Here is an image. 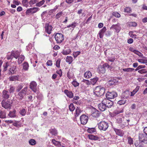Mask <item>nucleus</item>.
<instances>
[{"label":"nucleus","instance_id":"f257e3e1","mask_svg":"<svg viewBox=\"0 0 147 147\" xmlns=\"http://www.w3.org/2000/svg\"><path fill=\"white\" fill-rule=\"evenodd\" d=\"M105 91V88L100 86L96 87L94 91V94L96 96L98 97L103 95Z\"/></svg>","mask_w":147,"mask_h":147},{"label":"nucleus","instance_id":"f03ea898","mask_svg":"<svg viewBox=\"0 0 147 147\" xmlns=\"http://www.w3.org/2000/svg\"><path fill=\"white\" fill-rule=\"evenodd\" d=\"M109 127L108 123L104 121L100 122L98 124V127L100 130L105 131Z\"/></svg>","mask_w":147,"mask_h":147},{"label":"nucleus","instance_id":"7ed1b4c3","mask_svg":"<svg viewBox=\"0 0 147 147\" xmlns=\"http://www.w3.org/2000/svg\"><path fill=\"white\" fill-rule=\"evenodd\" d=\"M109 68L110 66L107 63L104 64L102 66H99L98 69V72L99 73L104 74L106 71V68Z\"/></svg>","mask_w":147,"mask_h":147},{"label":"nucleus","instance_id":"20e7f679","mask_svg":"<svg viewBox=\"0 0 147 147\" xmlns=\"http://www.w3.org/2000/svg\"><path fill=\"white\" fill-rule=\"evenodd\" d=\"M27 90V87L24 88L22 90L18 93L17 98L19 100H22L25 96Z\"/></svg>","mask_w":147,"mask_h":147},{"label":"nucleus","instance_id":"39448f33","mask_svg":"<svg viewBox=\"0 0 147 147\" xmlns=\"http://www.w3.org/2000/svg\"><path fill=\"white\" fill-rule=\"evenodd\" d=\"M55 38L58 43H61L64 40L63 35L62 34L57 33L55 35Z\"/></svg>","mask_w":147,"mask_h":147},{"label":"nucleus","instance_id":"423d86ee","mask_svg":"<svg viewBox=\"0 0 147 147\" xmlns=\"http://www.w3.org/2000/svg\"><path fill=\"white\" fill-rule=\"evenodd\" d=\"M22 75H18L16 76H11L9 78V79L10 81H23V79L22 78Z\"/></svg>","mask_w":147,"mask_h":147},{"label":"nucleus","instance_id":"0eeeda50","mask_svg":"<svg viewBox=\"0 0 147 147\" xmlns=\"http://www.w3.org/2000/svg\"><path fill=\"white\" fill-rule=\"evenodd\" d=\"M102 102L105 105L106 107L110 108L113 105V102L105 98L102 100Z\"/></svg>","mask_w":147,"mask_h":147},{"label":"nucleus","instance_id":"6e6552de","mask_svg":"<svg viewBox=\"0 0 147 147\" xmlns=\"http://www.w3.org/2000/svg\"><path fill=\"white\" fill-rule=\"evenodd\" d=\"M117 96V93L114 92H108L106 94V97L107 98L112 99Z\"/></svg>","mask_w":147,"mask_h":147},{"label":"nucleus","instance_id":"1a4fd4ad","mask_svg":"<svg viewBox=\"0 0 147 147\" xmlns=\"http://www.w3.org/2000/svg\"><path fill=\"white\" fill-rule=\"evenodd\" d=\"M38 10L39 8L36 7H34L28 9L26 11V14L29 15L30 13L32 14L35 13Z\"/></svg>","mask_w":147,"mask_h":147},{"label":"nucleus","instance_id":"9d476101","mask_svg":"<svg viewBox=\"0 0 147 147\" xmlns=\"http://www.w3.org/2000/svg\"><path fill=\"white\" fill-rule=\"evenodd\" d=\"M88 117L85 115H82L80 117V119L81 123L83 125L86 124L88 120Z\"/></svg>","mask_w":147,"mask_h":147},{"label":"nucleus","instance_id":"9b49d317","mask_svg":"<svg viewBox=\"0 0 147 147\" xmlns=\"http://www.w3.org/2000/svg\"><path fill=\"white\" fill-rule=\"evenodd\" d=\"M123 112V108H122L120 109H118L114 111L112 113L110 114L111 117H114L116 116L119 114L122 113Z\"/></svg>","mask_w":147,"mask_h":147},{"label":"nucleus","instance_id":"f8f14e48","mask_svg":"<svg viewBox=\"0 0 147 147\" xmlns=\"http://www.w3.org/2000/svg\"><path fill=\"white\" fill-rule=\"evenodd\" d=\"M123 112V108H122L120 109H118L114 111L112 113L110 114L111 117H114L116 116L119 114L122 113Z\"/></svg>","mask_w":147,"mask_h":147},{"label":"nucleus","instance_id":"ddd939ff","mask_svg":"<svg viewBox=\"0 0 147 147\" xmlns=\"http://www.w3.org/2000/svg\"><path fill=\"white\" fill-rule=\"evenodd\" d=\"M139 137L140 141L145 144H147V137L144 134H139Z\"/></svg>","mask_w":147,"mask_h":147},{"label":"nucleus","instance_id":"4468645a","mask_svg":"<svg viewBox=\"0 0 147 147\" xmlns=\"http://www.w3.org/2000/svg\"><path fill=\"white\" fill-rule=\"evenodd\" d=\"M30 88L34 92H36L37 91V84L34 81H32L30 83Z\"/></svg>","mask_w":147,"mask_h":147},{"label":"nucleus","instance_id":"2eb2a0df","mask_svg":"<svg viewBox=\"0 0 147 147\" xmlns=\"http://www.w3.org/2000/svg\"><path fill=\"white\" fill-rule=\"evenodd\" d=\"M1 104L2 107L5 109L9 108L11 105L10 101L8 100L5 101L3 100Z\"/></svg>","mask_w":147,"mask_h":147},{"label":"nucleus","instance_id":"dca6fc26","mask_svg":"<svg viewBox=\"0 0 147 147\" xmlns=\"http://www.w3.org/2000/svg\"><path fill=\"white\" fill-rule=\"evenodd\" d=\"M45 31L49 34L51 33V31L52 29L51 26L49 25V24H46L45 26Z\"/></svg>","mask_w":147,"mask_h":147},{"label":"nucleus","instance_id":"f3484780","mask_svg":"<svg viewBox=\"0 0 147 147\" xmlns=\"http://www.w3.org/2000/svg\"><path fill=\"white\" fill-rule=\"evenodd\" d=\"M111 29H115V30L116 31L117 33L119 32L120 29V28L119 26V24L117 23L116 24H113L112 25L111 28Z\"/></svg>","mask_w":147,"mask_h":147},{"label":"nucleus","instance_id":"a211bd4d","mask_svg":"<svg viewBox=\"0 0 147 147\" xmlns=\"http://www.w3.org/2000/svg\"><path fill=\"white\" fill-rule=\"evenodd\" d=\"M64 92L67 96L70 98H72L74 96L73 93L71 91H69L67 90H64Z\"/></svg>","mask_w":147,"mask_h":147},{"label":"nucleus","instance_id":"6ab92c4d","mask_svg":"<svg viewBox=\"0 0 147 147\" xmlns=\"http://www.w3.org/2000/svg\"><path fill=\"white\" fill-rule=\"evenodd\" d=\"M101 103H100L98 105V108L101 111H103L105 110L106 107L105 105L102 101Z\"/></svg>","mask_w":147,"mask_h":147},{"label":"nucleus","instance_id":"aec40b11","mask_svg":"<svg viewBox=\"0 0 147 147\" xmlns=\"http://www.w3.org/2000/svg\"><path fill=\"white\" fill-rule=\"evenodd\" d=\"M2 97L4 98H8L9 97V92L7 90H3L2 92Z\"/></svg>","mask_w":147,"mask_h":147},{"label":"nucleus","instance_id":"412c9836","mask_svg":"<svg viewBox=\"0 0 147 147\" xmlns=\"http://www.w3.org/2000/svg\"><path fill=\"white\" fill-rule=\"evenodd\" d=\"M82 111L80 108L78 107L76 108L75 112L74 113L75 116L76 118L79 116Z\"/></svg>","mask_w":147,"mask_h":147},{"label":"nucleus","instance_id":"4be33fe9","mask_svg":"<svg viewBox=\"0 0 147 147\" xmlns=\"http://www.w3.org/2000/svg\"><path fill=\"white\" fill-rule=\"evenodd\" d=\"M8 115L10 117H16L17 115L16 114V111L14 110L13 111H10Z\"/></svg>","mask_w":147,"mask_h":147},{"label":"nucleus","instance_id":"5701e85b","mask_svg":"<svg viewBox=\"0 0 147 147\" xmlns=\"http://www.w3.org/2000/svg\"><path fill=\"white\" fill-rule=\"evenodd\" d=\"M12 54L13 56L14 57L17 59L20 55V53L18 51H12Z\"/></svg>","mask_w":147,"mask_h":147},{"label":"nucleus","instance_id":"b1692460","mask_svg":"<svg viewBox=\"0 0 147 147\" xmlns=\"http://www.w3.org/2000/svg\"><path fill=\"white\" fill-rule=\"evenodd\" d=\"M92 76L91 73L89 71H87L84 74V77L87 79L90 78Z\"/></svg>","mask_w":147,"mask_h":147},{"label":"nucleus","instance_id":"393cba45","mask_svg":"<svg viewBox=\"0 0 147 147\" xmlns=\"http://www.w3.org/2000/svg\"><path fill=\"white\" fill-rule=\"evenodd\" d=\"M117 135L121 136H123L124 133L121 130L119 129H115V130Z\"/></svg>","mask_w":147,"mask_h":147},{"label":"nucleus","instance_id":"a878e982","mask_svg":"<svg viewBox=\"0 0 147 147\" xmlns=\"http://www.w3.org/2000/svg\"><path fill=\"white\" fill-rule=\"evenodd\" d=\"M16 66H14L13 65H11L9 69V74H12L14 73V72L16 69Z\"/></svg>","mask_w":147,"mask_h":147},{"label":"nucleus","instance_id":"bb28decb","mask_svg":"<svg viewBox=\"0 0 147 147\" xmlns=\"http://www.w3.org/2000/svg\"><path fill=\"white\" fill-rule=\"evenodd\" d=\"M67 76L69 79L72 78L73 76V72L71 70H69L67 73Z\"/></svg>","mask_w":147,"mask_h":147},{"label":"nucleus","instance_id":"cd10ccee","mask_svg":"<svg viewBox=\"0 0 147 147\" xmlns=\"http://www.w3.org/2000/svg\"><path fill=\"white\" fill-rule=\"evenodd\" d=\"M66 61V62L69 63L70 64L73 61V58L71 56H67Z\"/></svg>","mask_w":147,"mask_h":147},{"label":"nucleus","instance_id":"c85d7f7f","mask_svg":"<svg viewBox=\"0 0 147 147\" xmlns=\"http://www.w3.org/2000/svg\"><path fill=\"white\" fill-rule=\"evenodd\" d=\"M29 67V64L26 62H25L23 64V69L25 70H28Z\"/></svg>","mask_w":147,"mask_h":147},{"label":"nucleus","instance_id":"c756f323","mask_svg":"<svg viewBox=\"0 0 147 147\" xmlns=\"http://www.w3.org/2000/svg\"><path fill=\"white\" fill-rule=\"evenodd\" d=\"M98 80V78H96L91 79L90 81L91 84L94 85L96 84Z\"/></svg>","mask_w":147,"mask_h":147},{"label":"nucleus","instance_id":"7c9ffc66","mask_svg":"<svg viewBox=\"0 0 147 147\" xmlns=\"http://www.w3.org/2000/svg\"><path fill=\"white\" fill-rule=\"evenodd\" d=\"M24 59V56H21L18 59V63L19 64H21Z\"/></svg>","mask_w":147,"mask_h":147},{"label":"nucleus","instance_id":"2f4dec72","mask_svg":"<svg viewBox=\"0 0 147 147\" xmlns=\"http://www.w3.org/2000/svg\"><path fill=\"white\" fill-rule=\"evenodd\" d=\"M91 115L93 117H99V114L98 111H95Z\"/></svg>","mask_w":147,"mask_h":147},{"label":"nucleus","instance_id":"473e14b6","mask_svg":"<svg viewBox=\"0 0 147 147\" xmlns=\"http://www.w3.org/2000/svg\"><path fill=\"white\" fill-rule=\"evenodd\" d=\"M29 143L30 145L33 146L36 144V142L35 140L31 139L29 140Z\"/></svg>","mask_w":147,"mask_h":147},{"label":"nucleus","instance_id":"72a5a7b5","mask_svg":"<svg viewBox=\"0 0 147 147\" xmlns=\"http://www.w3.org/2000/svg\"><path fill=\"white\" fill-rule=\"evenodd\" d=\"M71 52V51L70 49H69L67 50L63 51L62 53L64 55H67L69 54Z\"/></svg>","mask_w":147,"mask_h":147},{"label":"nucleus","instance_id":"f704fd0d","mask_svg":"<svg viewBox=\"0 0 147 147\" xmlns=\"http://www.w3.org/2000/svg\"><path fill=\"white\" fill-rule=\"evenodd\" d=\"M135 145L136 147H143V145L141 142H136L135 143Z\"/></svg>","mask_w":147,"mask_h":147},{"label":"nucleus","instance_id":"c9c22d12","mask_svg":"<svg viewBox=\"0 0 147 147\" xmlns=\"http://www.w3.org/2000/svg\"><path fill=\"white\" fill-rule=\"evenodd\" d=\"M69 109L71 111H73L75 109V107L72 103L70 104L69 106Z\"/></svg>","mask_w":147,"mask_h":147},{"label":"nucleus","instance_id":"e433bc0d","mask_svg":"<svg viewBox=\"0 0 147 147\" xmlns=\"http://www.w3.org/2000/svg\"><path fill=\"white\" fill-rule=\"evenodd\" d=\"M0 114V118H4L6 117V113L5 112L1 111Z\"/></svg>","mask_w":147,"mask_h":147},{"label":"nucleus","instance_id":"4c0bfd02","mask_svg":"<svg viewBox=\"0 0 147 147\" xmlns=\"http://www.w3.org/2000/svg\"><path fill=\"white\" fill-rule=\"evenodd\" d=\"M20 114L22 116H24L26 115V110L24 109L20 110Z\"/></svg>","mask_w":147,"mask_h":147},{"label":"nucleus","instance_id":"58836bf2","mask_svg":"<svg viewBox=\"0 0 147 147\" xmlns=\"http://www.w3.org/2000/svg\"><path fill=\"white\" fill-rule=\"evenodd\" d=\"M134 70V69L130 68L123 69V71H126L127 72H131Z\"/></svg>","mask_w":147,"mask_h":147},{"label":"nucleus","instance_id":"ea45409f","mask_svg":"<svg viewBox=\"0 0 147 147\" xmlns=\"http://www.w3.org/2000/svg\"><path fill=\"white\" fill-rule=\"evenodd\" d=\"M22 4L23 6L27 7L28 6V1L27 0H23L22 1Z\"/></svg>","mask_w":147,"mask_h":147},{"label":"nucleus","instance_id":"a19ab883","mask_svg":"<svg viewBox=\"0 0 147 147\" xmlns=\"http://www.w3.org/2000/svg\"><path fill=\"white\" fill-rule=\"evenodd\" d=\"M45 2V0H42L40 2L36 3V6L40 7L44 4Z\"/></svg>","mask_w":147,"mask_h":147},{"label":"nucleus","instance_id":"79ce46f5","mask_svg":"<svg viewBox=\"0 0 147 147\" xmlns=\"http://www.w3.org/2000/svg\"><path fill=\"white\" fill-rule=\"evenodd\" d=\"M52 142L55 146H59L60 144V142L56 141L54 139H53Z\"/></svg>","mask_w":147,"mask_h":147},{"label":"nucleus","instance_id":"37998d69","mask_svg":"<svg viewBox=\"0 0 147 147\" xmlns=\"http://www.w3.org/2000/svg\"><path fill=\"white\" fill-rule=\"evenodd\" d=\"M130 27H136L137 26V24L135 22H130L128 24Z\"/></svg>","mask_w":147,"mask_h":147},{"label":"nucleus","instance_id":"c03bdc74","mask_svg":"<svg viewBox=\"0 0 147 147\" xmlns=\"http://www.w3.org/2000/svg\"><path fill=\"white\" fill-rule=\"evenodd\" d=\"M87 131L89 133H92L96 131V129L94 128H89Z\"/></svg>","mask_w":147,"mask_h":147},{"label":"nucleus","instance_id":"a18cd8bd","mask_svg":"<svg viewBox=\"0 0 147 147\" xmlns=\"http://www.w3.org/2000/svg\"><path fill=\"white\" fill-rule=\"evenodd\" d=\"M80 51L74 52L73 53V55L74 57L76 58L77 57L80 53Z\"/></svg>","mask_w":147,"mask_h":147},{"label":"nucleus","instance_id":"49530a36","mask_svg":"<svg viewBox=\"0 0 147 147\" xmlns=\"http://www.w3.org/2000/svg\"><path fill=\"white\" fill-rule=\"evenodd\" d=\"M138 62L143 63H147V59H139L138 60Z\"/></svg>","mask_w":147,"mask_h":147},{"label":"nucleus","instance_id":"de8ad7c7","mask_svg":"<svg viewBox=\"0 0 147 147\" xmlns=\"http://www.w3.org/2000/svg\"><path fill=\"white\" fill-rule=\"evenodd\" d=\"M50 133L54 135H55L57 134V131L54 129H51L50 130Z\"/></svg>","mask_w":147,"mask_h":147},{"label":"nucleus","instance_id":"09e8293b","mask_svg":"<svg viewBox=\"0 0 147 147\" xmlns=\"http://www.w3.org/2000/svg\"><path fill=\"white\" fill-rule=\"evenodd\" d=\"M128 142L129 144L131 145L133 144V140L130 137H128L127 138Z\"/></svg>","mask_w":147,"mask_h":147},{"label":"nucleus","instance_id":"8fccbe9b","mask_svg":"<svg viewBox=\"0 0 147 147\" xmlns=\"http://www.w3.org/2000/svg\"><path fill=\"white\" fill-rule=\"evenodd\" d=\"M63 14V12L61 11L60 12L58 13L56 15L55 18L56 19H58L60 18L62 16Z\"/></svg>","mask_w":147,"mask_h":147},{"label":"nucleus","instance_id":"3c124183","mask_svg":"<svg viewBox=\"0 0 147 147\" xmlns=\"http://www.w3.org/2000/svg\"><path fill=\"white\" fill-rule=\"evenodd\" d=\"M15 88L13 86H10L9 90V92L10 93H13L15 90Z\"/></svg>","mask_w":147,"mask_h":147},{"label":"nucleus","instance_id":"603ef678","mask_svg":"<svg viewBox=\"0 0 147 147\" xmlns=\"http://www.w3.org/2000/svg\"><path fill=\"white\" fill-rule=\"evenodd\" d=\"M88 137L89 138L90 140H95L96 138V137L94 136L91 134L89 135H88Z\"/></svg>","mask_w":147,"mask_h":147},{"label":"nucleus","instance_id":"864d4df0","mask_svg":"<svg viewBox=\"0 0 147 147\" xmlns=\"http://www.w3.org/2000/svg\"><path fill=\"white\" fill-rule=\"evenodd\" d=\"M72 84L75 87H76L79 85V83L76 81H73L72 82Z\"/></svg>","mask_w":147,"mask_h":147},{"label":"nucleus","instance_id":"5fc2aeb1","mask_svg":"<svg viewBox=\"0 0 147 147\" xmlns=\"http://www.w3.org/2000/svg\"><path fill=\"white\" fill-rule=\"evenodd\" d=\"M135 53H134L135 54L139 56L140 57H142L143 56V54L141 53L140 52H139V51H137L136 50L135 51H134Z\"/></svg>","mask_w":147,"mask_h":147},{"label":"nucleus","instance_id":"6e6d98bb","mask_svg":"<svg viewBox=\"0 0 147 147\" xmlns=\"http://www.w3.org/2000/svg\"><path fill=\"white\" fill-rule=\"evenodd\" d=\"M126 100H121L117 102V104L120 105L124 104L126 102Z\"/></svg>","mask_w":147,"mask_h":147},{"label":"nucleus","instance_id":"4d7b16f0","mask_svg":"<svg viewBox=\"0 0 147 147\" xmlns=\"http://www.w3.org/2000/svg\"><path fill=\"white\" fill-rule=\"evenodd\" d=\"M113 16L117 18H119L120 17V15L117 12H114L113 13Z\"/></svg>","mask_w":147,"mask_h":147},{"label":"nucleus","instance_id":"13d9d810","mask_svg":"<svg viewBox=\"0 0 147 147\" xmlns=\"http://www.w3.org/2000/svg\"><path fill=\"white\" fill-rule=\"evenodd\" d=\"M133 32L130 31L129 32V34L130 36L132 38H136V35L133 34Z\"/></svg>","mask_w":147,"mask_h":147},{"label":"nucleus","instance_id":"bf43d9fd","mask_svg":"<svg viewBox=\"0 0 147 147\" xmlns=\"http://www.w3.org/2000/svg\"><path fill=\"white\" fill-rule=\"evenodd\" d=\"M76 23L74 22L72 24L67 26V27L69 28L71 27L73 28H74L76 26Z\"/></svg>","mask_w":147,"mask_h":147},{"label":"nucleus","instance_id":"052dcab7","mask_svg":"<svg viewBox=\"0 0 147 147\" xmlns=\"http://www.w3.org/2000/svg\"><path fill=\"white\" fill-rule=\"evenodd\" d=\"M18 122L17 121L16 123H13V125L14 126H15L17 127H20L21 124H18Z\"/></svg>","mask_w":147,"mask_h":147},{"label":"nucleus","instance_id":"680f3d73","mask_svg":"<svg viewBox=\"0 0 147 147\" xmlns=\"http://www.w3.org/2000/svg\"><path fill=\"white\" fill-rule=\"evenodd\" d=\"M9 66L8 63H6L5 64L3 65L4 69L3 71H6L7 69V67Z\"/></svg>","mask_w":147,"mask_h":147},{"label":"nucleus","instance_id":"e2e57ef3","mask_svg":"<svg viewBox=\"0 0 147 147\" xmlns=\"http://www.w3.org/2000/svg\"><path fill=\"white\" fill-rule=\"evenodd\" d=\"M82 82L85 83L87 85L91 84L90 81H89L88 80L83 79Z\"/></svg>","mask_w":147,"mask_h":147},{"label":"nucleus","instance_id":"0e129e2a","mask_svg":"<svg viewBox=\"0 0 147 147\" xmlns=\"http://www.w3.org/2000/svg\"><path fill=\"white\" fill-rule=\"evenodd\" d=\"M124 11L125 12L129 13L131 11V9L129 7H126L125 8Z\"/></svg>","mask_w":147,"mask_h":147},{"label":"nucleus","instance_id":"69168bd1","mask_svg":"<svg viewBox=\"0 0 147 147\" xmlns=\"http://www.w3.org/2000/svg\"><path fill=\"white\" fill-rule=\"evenodd\" d=\"M37 0H31L29 2V4L30 5H32L36 3Z\"/></svg>","mask_w":147,"mask_h":147},{"label":"nucleus","instance_id":"338daca9","mask_svg":"<svg viewBox=\"0 0 147 147\" xmlns=\"http://www.w3.org/2000/svg\"><path fill=\"white\" fill-rule=\"evenodd\" d=\"M117 121L118 123H121L122 122V119L121 118H119L117 119Z\"/></svg>","mask_w":147,"mask_h":147},{"label":"nucleus","instance_id":"774afa93","mask_svg":"<svg viewBox=\"0 0 147 147\" xmlns=\"http://www.w3.org/2000/svg\"><path fill=\"white\" fill-rule=\"evenodd\" d=\"M47 64L48 66H51L52 64V61L51 60H49L48 61Z\"/></svg>","mask_w":147,"mask_h":147}]
</instances>
